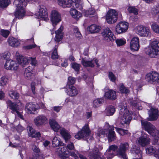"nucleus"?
Returning a JSON list of instances; mask_svg holds the SVG:
<instances>
[{"label":"nucleus","mask_w":159,"mask_h":159,"mask_svg":"<svg viewBox=\"0 0 159 159\" xmlns=\"http://www.w3.org/2000/svg\"><path fill=\"white\" fill-rule=\"evenodd\" d=\"M141 122L143 128L153 137V144H157L159 138V130L157 129L153 125L148 122L143 120Z\"/></svg>","instance_id":"1"},{"label":"nucleus","mask_w":159,"mask_h":159,"mask_svg":"<svg viewBox=\"0 0 159 159\" xmlns=\"http://www.w3.org/2000/svg\"><path fill=\"white\" fill-rule=\"evenodd\" d=\"M119 118L122 124L129 123L132 119L131 114L127 108L126 105L124 103H119Z\"/></svg>","instance_id":"2"},{"label":"nucleus","mask_w":159,"mask_h":159,"mask_svg":"<svg viewBox=\"0 0 159 159\" xmlns=\"http://www.w3.org/2000/svg\"><path fill=\"white\" fill-rule=\"evenodd\" d=\"M27 0H15L13 4L16 7L15 15L16 18H22L25 13V8L27 5Z\"/></svg>","instance_id":"3"},{"label":"nucleus","mask_w":159,"mask_h":159,"mask_svg":"<svg viewBox=\"0 0 159 159\" xmlns=\"http://www.w3.org/2000/svg\"><path fill=\"white\" fill-rule=\"evenodd\" d=\"M146 53L151 57H158L159 56V41L155 40L152 41Z\"/></svg>","instance_id":"4"},{"label":"nucleus","mask_w":159,"mask_h":159,"mask_svg":"<svg viewBox=\"0 0 159 159\" xmlns=\"http://www.w3.org/2000/svg\"><path fill=\"white\" fill-rule=\"evenodd\" d=\"M135 30L138 34L141 36L149 37L152 35L150 29L143 25H138L136 27Z\"/></svg>","instance_id":"5"},{"label":"nucleus","mask_w":159,"mask_h":159,"mask_svg":"<svg viewBox=\"0 0 159 159\" xmlns=\"http://www.w3.org/2000/svg\"><path fill=\"white\" fill-rule=\"evenodd\" d=\"M111 129H109V134L108 135V138L109 142L114 141L116 139V136L115 132L113 131L114 130V128L116 129V131L119 133L120 135H124L126 134L128 131L126 130H124L118 128L112 127Z\"/></svg>","instance_id":"6"},{"label":"nucleus","mask_w":159,"mask_h":159,"mask_svg":"<svg viewBox=\"0 0 159 159\" xmlns=\"http://www.w3.org/2000/svg\"><path fill=\"white\" fill-rule=\"evenodd\" d=\"M118 13L114 9H110L108 11L106 16V20L109 24L114 23L117 20Z\"/></svg>","instance_id":"7"},{"label":"nucleus","mask_w":159,"mask_h":159,"mask_svg":"<svg viewBox=\"0 0 159 159\" xmlns=\"http://www.w3.org/2000/svg\"><path fill=\"white\" fill-rule=\"evenodd\" d=\"M90 131L88 125H85L81 130L79 131L75 135V138L80 139L84 137H87L89 135Z\"/></svg>","instance_id":"8"},{"label":"nucleus","mask_w":159,"mask_h":159,"mask_svg":"<svg viewBox=\"0 0 159 159\" xmlns=\"http://www.w3.org/2000/svg\"><path fill=\"white\" fill-rule=\"evenodd\" d=\"M129 148V144L128 143H120L118 149V156L124 159H126L125 152L128 150Z\"/></svg>","instance_id":"9"},{"label":"nucleus","mask_w":159,"mask_h":159,"mask_svg":"<svg viewBox=\"0 0 159 159\" xmlns=\"http://www.w3.org/2000/svg\"><path fill=\"white\" fill-rule=\"evenodd\" d=\"M104 40L107 42L113 41L116 39V37L108 28H106L102 33Z\"/></svg>","instance_id":"10"},{"label":"nucleus","mask_w":159,"mask_h":159,"mask_svg":"<svg viewBox=\"0 0 159 159\" xmlns=\"http://www.w3.org/2000/svg\"><path fill=\"white\" fill-rule=\"evenodd\" d=\"M39 10L35 14L37 17L47 21L48 20V15L46 11L45 7L43 6H39Z\"/></svg>","instance_id":"11"},{"label":"nucleus","mask_w":159,"mask_h":159,"mask_svg":"<svg viewBox=\"0 0 159 159\" xmlns=\"http://www.w3.org/2000/svg\"><path fill=\"white\" fill-rule=\"evenodd\" d=\"M149 117L148 120L149 121H154L156 120L158 118L159 115L157 109L151 107L150 110L148 111Z\"/></svg>","instance_id":"12"},{"label":"nucleus","mask_w":159,"mask_h":159,"mask_svg":"<svg viewBox=\"0 0 159 159\" xmlns=\"http://www.w3.org/2000/svg\"><path fill=\"white\" fill-rule=\"evenodd\" d=\"M150 142V139L146 134H143L138 139L139 143L143 147H145L149 144Z\"/></svg>","instance_id":"13"},{"label":"nucleus","mask_w":159,"mask_h":159,"mask_svg":"<svg viewBox=\"0 0 159 159\" xmlns=\"http://www.w3.org/2000/svg\"><path fill=\"white\" fill-rule=\"evenodd\" d=\"M146 79L151 83L158 82L159 81V74L156 72H152L146 75Z\"/></svg>","instance_id":"14"},{"label":"nucleus","mask_w":159,"mask_h":159,"mask_svg":"<svg viewBox=\"0 0 159 159\" xmlns=\"http://www.w3.org/2000/svg\"><path fill=\"white\" fill-rule=\"evenodd\" d=\"M128 28V24L125 22H121L116 26V31L119 34L126 32Z\"/></svg>","instance_id":"15"},{"label":"nucleus","mask_w":159,"mask_h":159,"mask_svg":"<svg viewBox=\"0 0 159 159\" xmlns=\"http://www.w3.org/2000/svg\"><path fill=\"white\" fill-rule=\"evenodd\" d=\"M47 122V118L43 115L38 116L34 119V123L37 126H42L46 124Z\"/></svg>","instance_id":"16"},{"label":"nucleus","mask_w":159,"mask_h":159,"mask_svg":"<svg viewBox=\"0 0 159 159\" xmlns=\"http://www.w3.org/2000/svg\"><path fill=\"white\" fill-rule=\"evenodd\" d=\"M51 20L53 26H55L61 21L60 15L57 11H52L51 14Z\"/></svg>","instance_id":"17"},{"label":"nucleus","mask_w":159,"mask_h":159,"mask_svg":"<svg viewBox=\"0 0 159 159\" xmlns=\"http://www.w3.org/2000/svg\"><path fill=\"white\" fill-rule=\"evenodd\" d=\"M130 48L133 51H137L139 48V39L138 37H134L131 41Z\"/></svg>","instance_id":"18"},{"label":"nucleus","mask_w":159,"mask_h":159,"mask_svg":"<svg viewBox=\"0 0 159 159\" xmlns=\"http://www.w3.org/2000/svg\"><path fill=\"white\" fill-rule=\"evenodd\" d=\"M37 109L36 104L32 102L27 103L25 106V111L29 114L34 113Z\"/></svg>","instance_id":"19"},{"label":"nucleus","mask_w":159,"mask_h":159,"mask_svg":"<svg viewBox=\"0 0 159 159\" xmlns=\"http://www.w3.org/2000/svg\"><path fill=\"white\" fill-rule=\"evenodd\" d=\"M117 148V146L115 145H112L109 147L105 154V155L107 159H110L113 157V152L116 150Z\"/></svg>","instance_id":"20"},{"label":"nucleus","mask_w":159,"mask_h":159,"mask_svg":"<svg viewBox=\"0 0 159 159\" xmlns=\"http://www.w3.org/2000/svg\"><path fill=\"white\" fill-rule=\"evenodd\" d=\"M17 61L18 64L23 67H24L27 65L30 61V57H24L20 55L18 57Z\"/></svg>","instance_id":"21"},{"label":"nucleus","mask_w":159,"mask_h":159,"mask_svg":"<svg viewBox=\"0 0 159 159\" xmlns=\"http://www.w3.org/2000/svg\"><path fill=\"white\" fill-rule=\"evenodd\" d=\"M4 66L5 68L8 70H16L18 67L17 64L16 62L11 60L7 61Z\"/></svg>","instance_id":"22"},{"label":"nucleus","mask_w":159,"mask_h":159,"mask_svg":"<svg viewBox=\"0 0 159 159\" xmlns=\"http://www.w3.org/2000/svg\"><path fill=\"white\" fill-rule=\"evenodd\" d=\"M101 153L98 150L93 149L90 152L89 156L91 158L93 159H106L103 157H101Z\"/></svg>","instance_id":"23"},{"label":"nucleus","mask_w":159,"mask_h":159,"mask_svg":"<svg viewBox=\"0 0 159 159\" xmlns=\"http://www.w3.org/2000/svg\"><path fill=\"white\" fill-rule=\"evenodd\" d=\"M32 149L34 152L38 153L36 156H33V159H44V157L40 152V150L37 146L34 144L32 147Z\"/></svg>","instance_id":"24"},{"label":"nucleus","mask_w":159,"mask_h":159,"mask_svg":"<svg viewBox=\"0 0 159 159\" xmlns=\"http://www.w3.org/2000/svg\"><path fill=\"white\" fill-rule=\"evenodd\" d=\"M104 96L106 98L111 100H115L117 98L116 91L111 89L107 91L105 93Z\"/></svg>","instance_id":"25"},{"label":"nucleus","mask_w":159,"mask_h":159,"mask_svg":"<svg viewBox=\"0 0 159 159\" xmlns=\"http://www.w3.org/2000/svg\"><path fill=\"white\" fill-rule=\"evenodd\" d=\"M63 29V27L61 26L60 28L55 32L56 36L55 40L57 42H59L62 39L63 33L62 31Z\"/></svg>","instance_id":"26"},{"label":"nucleus","mask_w":159,"mask_h":159,"mask_svg":"<svg viewBox=\"0 0 159 159\" xmlns=\"http://www.w3.org/2000/svg\"><path fill=\"white\" fill-rule=\"evenodd\" d=\"M72 2V0H57L58 4L63 7H70Z\"/></svg>","instance_id":"27"},{"label":"nucleus","mask_w":159,"mask_h":159,"mask_svg":"<svg viewBox=\"0 0 159 159\" xmlns=\"http://www.w3.org/2000/svg\"><path fill=\"white\" fill-rule=\"evenodd\" d=\"M28 130V135L32 137H39L41 136V134L39 132L35 133V130L30 126L27 127Z\"/></svg>","instance_id":"28"},{"label":"nucleus","mask_w":159,"mask_h":159,"mask_svg":"<svg viewBox=\"0 0 159 159\" xmlns=\"http://www.w3.org/2000/svg\"><path fill=\"white\" fill-rule=\"evenodd\" d=\"M56 152L59 156L63 158H64L63 157L64 155L66 154V152H69V151L67 149L66 147H63L57 148L56 150Z\"/></svg>","instance_id":"29"},{"label":"nucleus","mask_w":159,"mask_h":159,"mask_svg":"<svg viewBox=\"0 0 159 159\" xmlns=\"http://www.w3.org/2000/svg\"><path fill=\"white\" fill-rule=\"evenodd\" d=\"M101 29L100 27L95 25H92L88 27L87 30L91 33L93 34L98 32Z\"/></svg>","instance_id":"30"},{"label":"nucleus","mask_w":159,"mask_h":159,"mask_svg":"<svg viewBox=\"0 0 159 159\" xmlns=\"http://www.w3.org/2000/svg\"><path fill=\"white\" fill-rule=\"evenodd\" d=\"M60 132L64 139L66 142H67L70 140L71 136L67 130L64 128H62L60 129Z\"/></svg>","instance_id":"31"},{"label":"nucleus","mask_w":159,"mask_h":159,"mask_svg":"<svg viewBox=\"0 0 159 159\" xmlns=\"http://www.w3.org/2000/svg\"><path fill=\"white\" fill-rule=\"evenodd\" d=\"M8 42L9 45L13 47H17L20 44L17 39L13 37H9L8 39Z\"/></svg>","instance_id":"32"},{"label":"nucleus","mask_w":159,"mask_h":159,"mask_svg":"<svg viewBox=\"0 0 159 159\" xmlns=\"http://www.w3.org/2000/svg\"><path fill=\"white\" fill-rule=\"evenodd\" d=\"M7 103L11 110V112L16 115L15 113L16 112L19 110V109L18 107V105L16 103L12 102L11 101H8Z\"/></svg>","instance_id":"33"},{"label":"nucleus","mask_w":159,"mask_h":159,"mask_svg":"<svg viewBox=\"0 0 159 159\" xmlns=\"http://www.w3.org/2000/svg\"><path fill=\"white\" fill-rule=\"evenodd\" d=\"M115 111V108L112 106H108L106 109L105 113L107 116H110L113 115Z\"/></svg>","instance_id":"34"},{"label":"nucleus","mask_w":159,"mask_h":159,"mask_svg":"<svg viewBox=\"0 0 159 159\" xmlns=\"http://www.w3.org/2000/svg\"><path fill=\"white\" fill-rule=\"evenodd\" d=\"M51 128L55 132H57L60 128V126L54 120H51L49 122Z\"/></svg>","instance_id":"35"},{"label":"nucleus","mask_w":159,"mask_h":159,"mask_svg":"<svg viewBox=\"0 0 159 159\" xmlns=\"http://www.w3.org/2000/svg\"><path fill=\"white\" fill-rule=\"evenodd\" d=\"M70 14L73 18L75 19H78L81 16V13L74 9H71L70 10Z\"/></svg>","instance_id":"36"},{"label":"nucleus","mask_w":159,"mask_h":159,"mask_svg":"<svg viewBox=\"0 0 159 159\" xmlns=\"http://www.w3.org/2000/svg\"><path fill=\"white\" fill-rule=\"evenodd\" d=\"M69 94L71 96H76L78 93V91L76 88L73 86H69Z\"/></svg>","instance_id":"37"},{"label":"nucleus","mask_w":159,"mask_h":159,"mask_svg":"<svg viewBox=\"0 0 159 159\" xmlns=\"http://www.w3.org/2000/svg\"><path fill=\"white\" fill-rule=\"evenodd\" d=\"M118 88L120 92L122 93L127 94L129 93V89L125 87L123 84H119Z\"/></svg>","instance_id":"38"},{"label":"nucleus","mask_w":159,"mask_h":159,"mask_svg":"<svg viewBox=\"0 0 159 159\" xmlns=\"http://www.w3.org/2000/svg\"><path fill=\"white\" fill-rule=\"evenodd\" d=\"M32 67L29 66L25 70L24 73V75L26 79H29L30 78V77L32 75Z\"/></svg>","instance_id":"39"},{"label":"nucleus","mask_w":159,"mask_h":159,"mask_svg":"<svg viewBox=\"0 0 159 159\" xmlns=\"http://www.w3.org/2000/svg\"><path fill=\"white\" fill-rule=\"evenodd\" d=\"M62 143L60 139L57 137H54L52 140V145L54 147H57L62 145Z\"/></svg>","instance_id":"40"},{"label":"nucleus","mask_w":159,"mask_h":159,"mask_svg":"<svg viewBox=\"0 0 159 159\" xmlns=\"http://www.w3.org/2000/svg\"><path fill=\"white\" fill-rule=\"evenodd\" d=\"M95 11L93 8L91 7L88 10L85 11L84 12V15L86 16H90L95 14Z\"/></svg>","instance_id":"41"},{"label":"nucleus","mask_w":159,"mask_h":159,"mask_svg":"<svg viewBox=\"0 0 159 159\" xmlns=\"http://www.w3.org/2000/svg\"><path fill=\"white\" fill-rule=\"evenodd\" d=\"M92 60L87 61L83 59L82 63L83 66L85 67H93L94 65L92 62Z\"/></svg>","instance_id":"42"},{"label":"nucleus","mask_w":159,"mask_h":159,"mask_svg":"<svg viewBox=\"0 0 159 159\" xmlns=\"http://www.w3.org/2000/svg\"><path fill=\"white\" fill-rule=\"evenodd\" d=\"M9 95L11 98L14 99H18L19 97V93L15 91H10L9 92Z\"/></svg>","instance_id":"43"},{"label":"nucleus","mask_w":159,"mask_h":159,"mask_svg":"<svg viewBox=\"0 0 159 159\" xmlns=\"http://www.w3.org/2000/svg\"><path fill=\"white\" fill-rule=\"evenodd\" d=\"M102 99H97L94 100L93 102V107L95 108L99 107L102 104Z\"/></svg>","instance_id":"44"},{"label":"nucleus","mask_w":159,"mask_h":159,"mask_svg":"<svg viewBox=\"0 0 159 159\" xmlns=\"http://www.w3.org/2000/svg\"><path fill=\"white\" fill-rule=\"evenodd\" d=\"M10 2V0H0V7H5L8 5Z\"/></svg>","instance_id":"45"},{"label":"nucleus","mask_w":159,"mask_h":159,"mask_svg":"<svg viewBox=\"0 0 159 159\" xmlns=\"http://www.w3.org/2000/svg\"><path fill=\"white\" fill-rule=\"evenodd\" d=\"M151 28L153 32L156 34H159V25L154 23L151 25Z\"/></svg>","instance_id":"46"},{"label":"nucleus","mask_w":159,"mask_h":159,"mask_svg":"<svg viewBox=\"0 0 159 159\" xmlns=\"http://www.w3.org/2000/svg\"><path fill=\"white\" fill-rule=\"evenodd\" d=\"M73 32L75 36L78 39H80L81 38L82 36V35L77 27H75L74 28Z\"/></svg>","instance_id":"47"},{"label":"nucleus","mask_w":159,"mask_h":159,"mask_svg":"<svg viewBox=\"0 0 159 159\" xmlns=\"http://www.w3.org/2000/svg\"><path fill=\"white\" fill-rule=\"evenodd\" d=\"M130 104L133 106L134 107H135L138 110H140L142 109V107L140 105L139 102H137L135 100H133L130 102Z\"/></svg>","instance_id":"48"},{"label":"nucleus","mask_w":159,"mask_h":159,"mask_svg":"<svg viewBox=\"0 0 159 159\" xmlns=\"http://www.w3.org/2000/svg\"><path fill=\"white\" fill-rule=\"evenodd\" d=\"M116 42L118 46H120L125 44L126 41L125 39H120L116 40Z\"/></svg>","instance_id":"49"},{"label":"nucleus","mask_w":159,"mask_h":159,"mask_svg":"<svg viewBox=\"0 0 159 159\" xmlns=\"http://www.w3.org/2000/svg\"><path fill=\"white\" fill-rule=\"evenodd\" d=\"M129 12L130 13H133L135 15H137L138 13V10L134 7H129L127 9Z\"/></svg>","instance_id":"50"},{"label":"nucleus","mask_w":159,"mask_h":159,"mask_svg":"<svg viewBox=\"0 0 159 159\" xmlns=\"http://www.w3.org/2000/svg\"><path fill=\"white\" fill-rule=\"evenodd\" d=\"M59 57V56L57 52V47H56L54 49L51 55L52 58L53 59H57Z\"/></svg>","instance_id":"51"},{"label":"nucleus","mask_w":159,"mask_h":159,"mask_svg":"<svg viewBox=\"0 0 159 159\" xmlns=\"http://www.w3.org/2000/svg\"><path fill=\"white\" fill-rule=\"evenodd\" d=\"M156 153V150L152 146H150L146 149V153L148 154H152Z\"/></svg>","instance_id":"52"},{"label":"nucleus","mask_w":159,"mask_h":159,"mask_svg":"<svg viewBox=\"0 0 159 159\" xmlns=\"http://www.w3.org/2000/svg\"><path fill=\"white\" fill-rule=\"evenodd\" d=\"M72 67L76 71H78L79 70L80 67V65L75 62H73L71 63Z\"/></svg>","instance_id":"53"},{"label":"nucleus","mask_w":159,"mask_h":159,"mask_svg":"<svg viewBox=\"0 0 159 159\" xmlns=\"http://www.w3.org/2000/svg\"><path fill=\"white\" fill-rule=\"evenodd\" d=\"M8 79L5 76L2 77L0 80V83L2 85H5L7 83Z\"/></svg>","instance_id":"54"},{"label":"nucleus","mask_w":159,"mask_h":159,"mask_svg":"<svg viewBox=\"0 0 159 159\" xmlns=\"http://www.w3.org/2000/svg\"><path fill=\"white\" fill-rule=\"evenodd\" d=\"M1 33L2 35L5 38H7L10 34V32L8 30H2Z\"/></svg>","instance_id":"55"},{"label":"nucleus","mask_w":159,"mask_h":159,"mask_svg":"<svg viewBox=\"0 0 159 159\" xmlns=\"http://www.w3.org/2000/svg\"><path fill=\"white\" fill-rule=\"evenodd\" d=\"M106 134L105 130L103 129H99L98 130V133L97 134L98 137H102L104 136Z\"/></svg>","instance_id":"56"},{"label":"nucleus","mask_w":159,"mask_h":159,"mask_svg":"<svg viewBox=\"0 0 159 159\" xmlns=\"http://www.w3.org/2000/svg\"><path fill=\"white\" fill-rule=\"evenodd\" d=\"M152 14L154 15L158 13L159 12V5L152 8Z\"/></svg>","instance_id":"57"},{"label":"nucleus","mask_w":159,"mask_h":159,"mask_svg":"<svg viewBox=\"0 0 159 159\" xmlns=\"http://www.w3.org/2000/svg\"><path fill=\"white\" fill-rule=\"evenodd\" d=\"M110 79L112 82H114L116 80V77L112 72H109L108 75Z\"/></svg>","instance_id":"58"},{"label":"nucleus","mask_w":159,"mask_h":159,"mask_svg":"<svg viewBox=\"0 0 159 159\" xmlns=\"http://www.w3.org/2000/svg\"><path fill=\"white\" fill-rule=\"evenodd\" d=\"M68 84L72 85L75 82V80L74 78L72 77H69L68 78Z\"/></svg>","instance_id":"59"},{"label":"nucleus","mask_w":159,"mask_h":159,"mask_svg":"<svg viewBox=\"0 0 159 159\" xmlns=\"http://www.w3.org/2000/svg\"><path fill=\"white\" fill-rule=\"evenodd\" d=\"M15 113L16 114V115H15L16 116L17 115L18 117H19L21 120H24L23 116L22 113V112H20L19 111V110H18Z\"/></svg>","instance_id":"60"},{"label":"nucleus","mask_w":159,"mask_h":159,"mask_svg":"<svg viewBox=\"0 0 159 159\" xmlns=\"http://www.w3.org/2000/svg\"><path fill=\"white\" fill-rule=\"evenodd\" d=\"M30 61H31V64L32 65L36 66L37 65V63L35 58L30 57Z\"/></svg>","instance_id":"61"},{"label":"nucleus","mask_w":159,"mask_h":159,"mask_svg":"<svg viewBox=\"0 0 159 159\" xmlns=\"http://www.w3.org/2000/svg\"><path fill=\"white\" fill-rule=\"evenodd\" d=\"M132 152L133 151L136 154H139L141 157H142V152L139 148L137 149H135L133 148V149L132 150Z\"/></svg>","instance_id":"62"},{"label":"nucleus","mask_w":159,"mask_h":159,"mask_svg":"<svg viewBox=\"0 0 159 159\" xmlns=\"http://www.w3.org/2000/svg\"><path fill=\"white\" fill-rule=\"evenodd\" d=\"M67 148V149L68 148L70 150H72L74 148V146L73 145V144L72 143H69L67 147H66Z\"/></svg>","instance_id":"63"},{"label":"nucleus","mask_w":159,"mask_h":159,"mask_svg":"<svg viewBox=\"0 0 159 159\" xmlns=\"http://www.w3.org/2000/svg\"><path fill=\"white\" fill-rule=\"evenodd\" d=\"M36 46V45L35 44L33 45H29L25 47V48L26 49H29L34 48Z\"/></svg>","instance_id":"64"}]
</instances>
